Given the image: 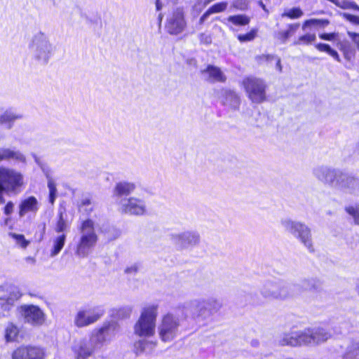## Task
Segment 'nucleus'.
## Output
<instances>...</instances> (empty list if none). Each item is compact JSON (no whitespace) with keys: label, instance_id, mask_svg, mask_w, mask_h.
<instances>
[{"label":"nucleus","instance_id":"1","mask_svg":"<svg viewBox=\"0 0 359 359\" xmlns=\"http://www.w3.org/2000/svg\"><path fill=\"white\" fill-rule=\"evenodd\" d=\"M186 318L187 313L181 308L175 312L163 315L158 326L161 339L164 342H169L178 337L182 332V323Z\"/></svg>","mask_w":359,"mask_h":359},{"label":"nucleus","instance_id":"2","mask_svg":"<svg viewBox=\"0 0 359 359\" xmlns=\"http://www.w3.org/2000/svg\"><path fill=\"white\" fill-rule=\"evenodd\" d=\"M294 286L283 279H267L263 282L259 291L262 297L269 301H285L294 297Z\"/></svg>","mask_w":359,"mask_h":359},{"label":"nucleus","instance_id":"3","mask_svg":"<svg viewBox=\"0 0 359 359\" xmlns=\"http://www.w3.org/2000/svg\"><path fill=\"white\" fill-rule=\"evenodd\" d=\"M55 47L49 36L40 31L35 34L29 43V50L32 59L40 65H46L55 53Z\"/></svg>","mask_w":359,"mask_h":359},{"label":"nucleus","instance_id":"4","mask_svg":"<svg viewBox=\"0 0 359 359\" xmlns=\"http://www.w3.org/2000/svg\"><path fill=\"white\" fill-rule=\"evenodd\" d=\"M81 236L76 245V255L79 257H86L95 246L98 236L95 229V222L91 219H85L79 226Z\"/></svg>","mask_w":359,"mask_h":359},{"label":"nucleus","instance_id":"5","mask_svg":"<svg viewBox=\"0 0 359 359\" xmlns=\"http://www.w3.org/2000/svg\"><path fill=\"white\" fill-rule=\"evenodd\" d=\"M280 224L287 233L297 238L309 252H314L311 231L306 224L285 218L280 220Z\"/></svg>","mask_w":359,"mask_h":359},{"label":"nucleus","instance_id":"6","mask_svg":"<svg viewBox=\"0 0 359 359\" xmlns=\"http://www.w3.org/2000/svg\"><path fill=\"white\" fill-rule=\"evenodd\" d=\"M157 313V305L152 304L145 306L142 311L139 320L135 325V333L140 337H149L153 336L155 332Z\"/></svg>","mask_w":359,"mask_h":359},{"label":"nucleus","instance_id":"7","mask_svg":"<svg viewBox=\"0 0 359 359\" xmlns=\"http://www.w3.org/2000/svg\"><path fill=\"white\" fill-rule=\"evenodd\" d=\"M24 185L23 175L8 167L0 166V192L18 194Z\"/></svg>","mask_w":359,"mask_h":359},{"label":"nucleus","instance_id":"8","mask_svg":"<svg viewBox=\"0 0 359 359\" xmlns=\"http://www.w3.org/2000/svg\"><path fill=\"white\" fill-rule=\"evenodd\" d=\"M243 84L248 98L252 103L260 104L266 100V84L264 80L248 77L243 80Z\"/></svg>","mask_w":359,"mask_h":359},{"label":"nucleus","instance_id":"9","mask_svg":"<svg viewBox=\"0 0 359 359\" xmlns=\"http://www.w3.org/2000/svg\"><path fill=\"white\" fill-rule=\"evenodd\" d=\"M104 313L102 306L84 307L78 311L74 318L77 327H83L97 321Z\"/></svg>","mask_w":359,"mask_h":359},{"label":"nucleus","instance_id":"10","mask_svg":"<svg viewBox=\"0 0 359 359\" xmlns=\"http://www.w3.org/2000/svg\"><path fill=\"white\" fill-rule=\"evenodd\" d=\"M169 237L171 242L180 250L193 248L197 246L201 241L199 233L195 231L172 233Z\"/></svg>","mask_w":359,"mask_h":359},{"label":"nucleus","instance_id":"11","mask_svg":"<svg viewBox=\"0 0 359 359\" xmlns=\"http://www.w3.org/2000/svg\"><path fill=\"white\" fill-rule=\"evenodd\" d=\"M342 171L327 166H318L313 170V175L321 182L337 189Z\"/></svg>","mask_w":359,"mask_h":359},{"label":"nucleus","instance_id":"12","mask_svg":"<svg viewBox=\"0 0 359 359\" xmlns=\"http://www.w3.org/2000/svg\"><path fill=\"white\" fill-rule=\"evenodd\" d=\"M121 212L130 215H143L146 212L145 202L135 197L121 198L117 201Z\"/></svg>","mask_w":359,"mask_h":359},{"label":"nucleus","instance_id":"13","mask_svg":"<svg viewBox=\"0 0 359 359\" xmlns=\"http://www.w3.org/2000/svg\"><path fill=\"white\" fill-rule=\"evenodd\" d=\"M100 348L92 334L89 339L79 340L72 346V351L76 359H87L95 351Z\"/></svg>","mask_w":359,"mask_h":359},{"label":"nucleus","instance_id":"14","mask_svg":"<svg viewBox=\"0 0 359 359\" xmlns=\"http://www.w3.org/2000/svg\"><path fill=\"white\" fill-rule=\"evenodd\" d=\"M20 313L25 323L33 326H40L46 320V315L38 306L33 304H24L19 308Z\"/></svg>","mask_w":359,"mask_h":359},{"label":"nucleus","instance_id":"15","mask_svg":"<svg viewBox=\"0 0 359 359\" xmlns=\"http://www.w3.org/2000/svg\"><path fill=\"white\" fill-rule=\"evenodd\" d=\"M203 299H192L184 304L182 309H184L188 315L189 313L192 318L197 320H204L211 316Z\"/></svg>","mask_w":359,"mask_h":359},{"label":"nucleus","instance_id":"16","mask_svg":"<svg viewBox=\"0 0 359 359\" xmlns=\"http://www.w3.org/2000/svg\"><path fill=\"white\" fill-rule=\"evenodd\" d=\"M275 343L280 346L297 347L305 346L303 330H291L288 332H282L276 337Z\"/></svg>","mask_w":359,"mask_h":359},{"label":"nucleus","instance_id":"17","mask_svg":"<svg viewBox=\"0 0 359 359\" xmlns=\"http://www.w3.org/2000/svg\"><path fill=\"white\" fill-rule=\"evenodd\" d=\"M119 331V326L116 322L104 323L100 329L95 330L92 334L102 348L105 343L111 341Z\"/></svg>","mask_w":359,"mask_h":359},{"label":"nucleus","instance_id":"18","mask_svg":"<svg viewBox=\"0 0 359 359\" xmlns=\"http://www.w3.org/2000/svg\"><path fill=\"white\" fill-rule=\"evenodd\" d=\"M186 25L183 9L178 8L168 16L165 29L169 34L177 35L184 31Z\"/></svg>","mask_w":359,"mask_h":359},{"label":"nucleus","instance_id":"19","mask_svg":"<svg viewBox=\"0 0 359 359\" xmlns=\"http://www.w3.org/2000/svg\"><path fill=\"white\" fill-rule=\"evenodd\" d=\"M20 297L17 287L8 284L0 286V306L4 311H9Z\"/></svg>","mask_w":359,"mask_h":359},{"label":"nucleus","instance_id":"20","mask_svg":"<svg viewBox=\"0 0 359 359\" xmlns=\"http://www.w3.org/2000/svg\"><path fill=\"white\" fill-rule=\"evenodd\" d=\"M305 346L317 345L331 337L330 332L323 327L306 328L303 330Z\"/></svg>","mask_w":359,"mask_h":359},{"label":"nucleus","instance_id":"21","mask_svg":"<svg viewBox=\"0 0 359 359\" xmlns=\"http://www.w3.org/2000/svg\"><path fill=\"white\" fill-rule=\"evenodd\" d=\"M337 189L359 196V177L342 172Z\"/></svg>","mask_w":359,"mask_h":359},{"label":"nucleus","instance_id":"22","mask_svg":"<svg viewBox=\"0 0 359 359\" xmlns=\"http://www.w3.org/2000/svg\"><path fill=\"white\" fill-rule=\"evenodd\" d=\"M12 359H44V351L38 346H22L13 351Z\"/></svg>","mask_w":359,"mask_h":359},{"label":"nucleus","instance_id":"23","mask_svg":"<svg viewBox=\"0 0 359 359\" xmlns=\"http://www.w3.org/2000/svg\"><path fill=\"white\" fill-rule=\"evenodd\" d=\"M294 286V297L300 294L304 291H320L322 289V283L316 278H304L298 283H292Z\"/></svg>","mask_w":359,"mask_h":359},{"label":"nucleus","instance_id":"24","mask_svg":"<svg viewBox=\"0 0 359 359\" xmlns=\"http://www.w3.org/2000/svg\"><path fill=\"white\" fill-rule=\"evenodd\" d=\"M201 74L210 83H224L226 80V76L221 69L212 65H208L205 69L201 70Z\"/></svg>","mask_w":359,"mask_h":359},{"label":"nucleus","instance_id":"25","mask_svg":"<svg viewBox=\"0 0 359 359\" xmlns=\"http://www.w3.org/2000/svg\"><path fill=\"white\" fill-rule=\"evenodd\" d=\"M13 160L18 163L25 164L27 158L20 150L13 149L8 147H0V162Z\"/></svg>","mask_w":359,"mask_h":359},{"label":"nucleus","instance_id":"26","mask_svg":"<svg viewBox=\"0 0 359 359\" xmlns=\"http://www.w3.org/2000/svg\"><path fill=\"white\" fill-rule=\"evenodd\" d=\"M136 185L133 182L123 181L117 183L114 189V196L116 202L121 198H128L127 196L134 192Z\"/></svg>","mask_w":359,"mask_h":359},{"label":"nucleus","instance_id":"27","mask_svg":"<svg viewBox=\"0 0 359 359\" xmlns=\"http://www.w3.org/2000/svg\"><path fill=\"white\" fill-rule=\"evenodd\" d=\"M23 115L13 109H8L2 111L0 109V124L5 125L8 129H11L15 121L22 119Z\"/></svg>","mask_w":359,"mask_h":359},{"label":"nucleus","instance_id":"28","mask_svg":"<svg viewBox=\"0 0 359 359\" xmlns=\"http://www.w3.org/2000/svg\"><path fill=\"white\" fill-rule=\"evenodd\" d=\"M39 210V203L34 196H29L22 201L19 205V216L24 217L27 212H36Z\"/></svg>","mask_w":359,"mask_h":359},{"label":"nucleus","instance_id":"29","mask_svg":"<svg viewBox=\"0 0 359 359\" xmlns=\"http://www.w3.org/2000/svg\"><path fill=\"white\" fill-rule=\"evenodd\" d=\"M69 224L67 220L66 209L60 206L58 209L57 220L55 224V231L57 233H62L67 231Z\"/></svg>","mask_w":359,"mask_h":359},{"label":"nucleus","instance_id":"30","mask_svg":"<svg viewBox=\"0 0 359 359\" xmlns=\"http://www.w3.org/2000/svg\"><path fill=\"white\" fill-rule=\"evenodd\" d=\"M227 2H219L210 7L201 17L199 23L203 24L212 13H220L224 11L227 8Z\"/></svg>","mask_w":359,"mask_h":359},{"label":"nucleus","instance_id":"31","mask_svg":"<svg viewBox=\"0 0 359 359\" xmlns=\"http://www.w3.org/2000/svg\"><path fill=\"white\" fill-rule=\"evenodd\" d=\"M79 212L88 217L94 209V203L89 196H83L78 204Z\"/></svg>","mask_w":359,"mask_h":359},{"label":"nucleus","instance_id":"32","mask_svg":"<svg viewBox=\"0 0 359 359\" xmlns=\"http://www.w3.org/2000/svg\"><path fill=\"white\" fill-rule=\"evenodd\" d=\"M241 103L240 97L235 92L227 90L225 92L224 104L233 109H238Z\"/></svg>","mask_w":359,"mask_h":359},{"label":"nucleus","instance_id":"33","mask_svg":"<svg viewBox=\"0 0 359 359\" xmlns=\"http://www.w3.org/2000/svg\"><path fill=\"white\" fill-rule=\"evenodd\" d=\"M299 27V23L290 24L288 25L287 29L285 31L279 32L276 37L282 43H285L289 38L294 35Z\"/></svg>","mask_w":359,"mask_h":359},{"label":"nucleus","instance_id":"34","mask_svg":"<svg viewBox=\"0 0 359 359\" xmlns=\"http://www.w3.org/2000/svg\"><path fill=\"white\" fill-rule=\"evenodd\" d=\"M339 48L343 53L346 60L351 61L355 56V50L347 41L339 43Z\"/></svg>","mask_w":359,"mask_h":359},{"label":"nucleus","instance_id":"35","mask_svg":"<svg viewBox=\"0 0 359 359\" xmlns=\"http://www.w3.org/2000/svg\"><path fill=\"white\" fill-rule=\"evenodd\" d=\"M66 241V235L62 233L53 240V246L50 252L51 257H55L60 253L63 248Z\"/></svg>","mask_w":359,"mask_h":359},{"label":"nucleus","instance_id":"36","mask_svg":"<svg viewBox=\"0 0 359 359\" xmlns=\"http://www.w3.org/2000/svg\"><path fill=\"white\" fill-rule=\"evenodd\" d=\"M205 302L206 306L209 310L210 314L212 316L213 313L218 312L222 307V302L217 298L210 297L208 299H203Z\"/></svg>","mask_w":359,"mask_h":359},{"label":"nucleus","instance_id":"37","mask_svg":"<svg viewBox=\"0 0 359 359\" xmlns=\"http://www.w3.org/2000/svg\"><path fill=\"white\" fill-rule=\"evenodd\" d=\"M18 327L13 323H9L5 330V338L6 341H14L18 340Z\"/></svg>","mask_w":359,"mask_h":359},{"label":"nucleus","instance_id":"38","mask_svg":"<svg viewBox=\"0 0 359 359\" xmlns=\"http://www.w3.org/2000/svg\"><path fill=\"white\" fill-rule=\"evenodd\" d=\"M343 359H359V342H353L347 347Z\"/></svg>","mask_w":359,"mask_h":359},{"label":"nucleus","instance_id":"39","mask_svg":"<svg viewBox=\"0 0 359 359\" xmlns=\"http://www.w3.org/2000/svg\"><path fill=\"white\" fill-rule=\"evenodd\" d=\"M227 20L234 25L243 26L248 25L250 20L245 15H236L229 16Z\"/></svg>","mask_w":359,"mask_h":359},{"label":"nucleus","instance_id":"40","mask_svg":"<svg viewBox=\"0 0 359 359\" xmlns=\"http://www.w3.org/2000/svg\"><path fill=\"white\" fill-rule=\"evenodd\" d=\"M316 48L320 51L326 52L337 62H341L338 53L335 50L332 49L330 45L326 43H318L316 46Z\"/></svg>","mask_w":359,"mask_h":359},{"label":"nucleus","instance_id":"41","mask_svg":"<svg viewBox=\"0 0 359 359\" xmlns=\"http://www.w3.org/2000/svg\"><path fill=\"white\" fill-rule=\"evenodd\" d=\"M316 40L315 34H306L299 36L293 42L294 46L298 45H309Z\"/></svg>","mask_w":359,"mask_h":359},{"label":"nucleus","instance_id":"42","mask_svg":"<svg viewBox=\"0 0 359 359\" xmlns=\"http://www.w3.org/2000/svg\"><path fill=\"white\" fill-rule=\"evenodd\" d=\"M346 212L352 217L355 224L359 225V204L345 208Z\"/></svg>","mask_w":359,"mask_h":359},{"label":"nucleus","instance_id":"43","mask_svg":"<svg viewBox=\"0 0 359 359\" xmlns=\"http://www.w3.org/2000/svg\"><path fill=\"white\" fill-rule=\"evenodd\" d=\"M329 22L326 20H318V19H310L306 20L303 25L302 29L305 30V29L310 26H320L324 27L328 25Z\"/></svg>","mask_w":359,"mask_h":359},{"label":"nucleus","instance_id":"44","mask_svg":"<svg viewBox=\"0 0 359 359\" xmlns=\"http://www.w3.org/2000/svg\"><path fill=\"white\" fill-rule=\"evenodd\" d=\"M258 29H252L250 30V32L245 34H238L237 38L239 40L240 42H248L252 41L257 34Z\"/></svg>","mask_w":359,"mask_h":359},{"label":"nucleus","instance_id":"45","mask_svg":"<svg viewBox=\"0 0 359 359\" xmlns=\"http://www.w3.org/2000/svg\"><path fill=\"white\" fill-rule=\"evenodd\" d=\"M10 235L15 240L17 244L22 248H26L29 244V241H27L22 234L11 233Z\"/></svg>","mask_w":359,"mask_h":359},{"label":"nucleus","instance_id":"46","mask_svg":"<svg viewBox=\"0 0 359 359\" xmlns=\"http://www.w3.org/2000/svg\"><path fill=\"white\" fill-rule=\"evenodd\" d=\"M132 312V308L130 306H123L116 311V316L118 318H129Z\"/></svg>","mask_w":359,"mask_h":359},{"label":"nucleus","instance_id":"47","mask_svg":"<svg viewBox=\"0 0 359 359\" xmlns=\"http://www.w3.org/2000/svg\"><path fill=\"white\" fill-rule=\"evenodd\" d=\"M303 15L302 11L299 8H293L289 11L284 13L283 17L287 16L291 19H296L300 18Z\"/></svg>","mask_w":359,"mask_h":359},{"label":"nucleus","instance_id":"48","mask_svg":"<svg viewBox=\"0 0 359 359\" xmlns=\"http://www.w3.org/2000/svg\"><path fill=\"white\" fill-rule=\"evenodd\" d=\"M337 6L344 9H354L359 11V6L354 2L347 1H339L338 4Z\"/></svg>","mask_w":359,"mask_h":359},{"label":"nucleus","instance_id":"49","mask_svg":"<svg viewBox=\"0 0 359 359\" xmlns=\"http://www.w3.org/2000/svg\"><path fill=\"white\" fill-rule=\"evenodd\" d=\"M344 18L355 25H359V17L349 13H344Z\"/></svg>","mask_w":359,"mask_h":359},{"label":"nucleus","instance_id":"50","mask_svg":"<svg viewBox=\"0 0 359 359\" xmlns=\"http://www.w3.org/2000/svg\"><path fill=\"white\" fill-rule=\"evenodd\" d=\"M348 35L351 38L357 48L359 50V34L352 32H348Z\"/></svg>","mask_w":359,"mask_h":359},{"label":"nucleus","instance_id":"51","mask_svg":"<svg viewBox=\"0 0 359 359\" xmlns=\"http://www.w3.org/2000/svg\"><path fill=\"white\" fill-rule=\"evenodd\" d=\"M13 203L12 201L8 202L6 206L4 207V214L6 215H10L13 212Z\"/></svg>","mask_w":359,"mask_h":359},{"label":"nucleus","instance_id":"52","mask_svg":"<svg viewBox=\"0 0 359 359\" xmlns=\"http://www.w3.org/2000/svg\"><path fill=\"white\" fill-rule=\"evenodd\" d=\"M335 34L331 33V34H322L320 35V38L323 40L327 41H332L334 39Z\"/></svg>","mask_w":359,"mask_h":359},{"label":"nucleus","instance_id":"53","mask_svg":"<svg viewBox=\"0 0 359 359\" xmlns=\"http://www.w3.org/2000/svg\"><path fill=\"white\" fill-rule=\"evenodd\" d=\"M33 157L34 158L35 163L41 168V170L45 172L46 165L41 162L40 158L35 154H33Z\"/></svg>","mask_w":359,"mask_h":359},{"label":"nucleus","instance_id":"54","mask_svg":"<svg viewBox=\"0 0 359 359\" xmlns=\"http://www.w3.org/2000/svg\"><path fill=\"white\" fill-rule=\"evenodd\" d=\"M200 40L201 42H203V43H211V38L210 36L205 34H201L200 35Z\"/></svg>","mask_w":359,"mask_h":359},{"label":"nucleus","instance_id":"55","mask_svg":"<svg viewBox=\"0 0 359 359\" xmlns=\"http://www.w3.org/2000/svg\"><path fill=\"white\" fill-rule=\"evenodd\" d=\"M48 187L50 193H56L57 192L55 184H54V182L53 181H51V180L48 181Z\"/></svg>","mask_w":359,"mask_h":359},{"label":"nucleus","instance_id":"56","mask_svg":"<svg viewBox=\"0 0 359 359\" xmlns=\"http://www.w3.org/2000/svg\"><path fill=\"white\" fill-rule=\"evenodd\" d=\"M137 271V266L136 265L131 266L126 269V273H135Z\"/></svg>","mask_w":359,"mask_h":359},{"label":"nucleus","instance_id":"57","mask_svg":"<svg viewBox=\"0 0 359 359\" xmlns=\"http://www.w3.org/2000/svg\"><path fill=\"white\" fill-rule=\"evenodd\" d=\"M56 198V193H50L49 201L51 204H53Z\"/></svg>","mask_w":359,"mask_h":359},{"label":"nucleus","instance_id":"58","mask_svg":"<svg viewBox=\"0 0 359 359\" xmlns=\"http://www.w3.org/2000/svg\"><path fill=\"white\" fill-rule=\"evenodd\" d=\"M276 68L279 70V72H282V66H281L280 58H278V60H277Z\"/></svg>","mask_w":359,"mask_h":359},{"label":"nucleus","instance_id":"59","mask_svg":"<svg viewBox=\"0 0 359 359\" xmlns=\"http://www.w3.org/2000/svg\"><path fill=\"white\" fill-rule=\"evenodd\" d=\"M156 8L157 11H160L162 8V5L160 2V0H156Z\"/></svg>","mask_w":359,"mask_h":359},{"label":"nucleus","instance_id":"60","mask_svg":"<svg viewBox=\"0 0 359 359\" xmlns=\"http://www.w3.org/2000/svg\"><path fill=\"white\" fill-rule=\"evenodd\" d=\"M4 192V191H1L0 192V203H5V199H4V196H3V193Z\"/></svg>","mask_w":359,"mask_h":359},{"label":"nucleus","instance_id":"61","mask_svg":"<svg viewBox=\"0 0 359 359\" xmlns=\"http://www.w3.org/2000/svg\"><path fill=\"white\" fill-rule=\"evenodd\" d=\"M259 5L263 8V10L266 11V6L263 3L262 0L259 1Z\"/></svg>","mask_w":359,"mask_h":359},{"label":"nucleus","instance_id":"62","mask_svg":"<svg viewBox=\"0 0 359 359\" xmlns=\"http://www.w3.org/2000/svg\"><path fill=\"white\" fill-rule=\"evenodd\" d=\"M45 229H46V225H45V224H43V233L45 232Z\"/></svg>","mask_w":359,"mask_h":359},{"label":"nucleus","instance_id":"63","mask_svg":"<svg viewBox=\"0 0 359 359\" xmlns=\"http://www.w3.org/2000/svg\"><path fill=\"white\" fill-rule=\"evenodd\" d=\"M266 57H267V58H268V59H269V58H273V57H274V56H273V55H267Z\"/></svg>","mask_w":359,"mask_h":359}]
</instances>
